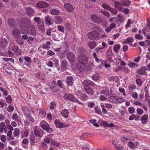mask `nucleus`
I'll return each mask as SVG.
<instances>
[{"label":"nucleus","mask_w":150,"mask_h":150,"mask_svg":"<svg viewBox=\"0 0 150 150\" xmlns=\"http://www.w3.org/2000/svg\"><path fill=\"white\" fill-rule=\"evenodd\" d=\"M50 104V108L51 110H53L56 107V104L54 102H51Z\"/></svg>","instance_id":"obj_53"},{"label":"nucleus","mask_w":150,"mask_h":150,"mask_svg":"<svg viewBox=\"0 0 150 150\" xmlns=\"http://www.w3.org/2000/svg\"><path fill=\"white\" fill-rule=\"evenodd\" d=\"M5 123L4 122H1L0 124V133H2L4 131L6 132L7 130Z\"/></svg>","instance_id":"obj_14"},{"label":"nucleus","mask_w":150,"mask_h":150,"mask_svg":"<svg viewBox=\"0 0 150 150\" xmlns=\"http://www.w3.org/2000/svg\"><path fill=\"white\" fill-rule=\"evenodd\" d=\"M120 45H115L113 48V50H114L115 52L117 53L118 50L120 48Z\"/></svg>","instance_id":"obj_38"},{"label":"nucleus","mask_w":150,"mask_h":150,"mask_svg":"<svg viewBox=\"0 0 150 150\" xmlns=\"http://www.w3.org/2000/svg\"><path fill=\"white\" fill-rule=\"evenodd\" d=\"M122 3L119 1L115 2V7L117 8H121L122 6Z\"/></svg>","instance_id":"obj_44"},{"label":"nucleus","mask_w":150,"mask_h":150,"mask_svg":"<svg viewBox=\"0 0 150 150\" xmlns=\"http://www.w3.org/2000/svg\"><path fill=\"white\" fill-rule=\"evenodd\" d=\"M135 38L136 39L139 40H142L143 39V36L140 34H136L135 36Z\"/></svg>","instance_id":"obj_51"},{"label":"nucleus","mask_w":150,"mask_h":150,"mask_svg":"<svg viewBox=\"0 0 150 150\" xmlns=\"http://www.w3.org/2000/svg\"><path fill=\"white\" fill-rule=\"evenodd\" d=\"M96 45V43L93 41H91L88 43V46L91 49L94 48Z\"/></svg>","instance_id":"obj_28"},{"label":"nucleus","mask_w":150,"mask_h":150,"mask_svg":"<svg viewBox=\"0 0 150 150\" xmlns=\"http://www.w3.org/2000/svg\"><path fill=\"white\" fill-rule=\"evenodd\" d=\"M66 56L68 59L71 62H74L75 59L74 54L71 52H68L66 54Z\"/></svg>","instance_id":"obj_7"},{"label":"nucleus","mask_w":150,"mask_h":150,"mask_svg":"<svg viewBox=\"0 0 150 150\" xmlns=\"http://www.w3.org/2000/svg\"><path fill=\"white\" fill-rule=\"evenodd\" d=\"M12 33L13 36L16 38H19L21 35V32L17 28H15L13 30Z\"/></svg>","instance_id":"obj_10"},{"label":"nucleus","mask_w":150,"mask_h":150,"mask_svg":"<svg viewBox=\"0 0 150 150\" xmlns=\"http://www.w3.org/2000/svg\"><path fill=\"white\" fill-rule=\"evenodd\" d=\"M88 38L92 40H96L100 38V33L96 31H93L88 33Z\"/></svg>","instance_id":"obj_4"},{"label":"nucleus","mask_w":150,"mask_h":150,"mask_svg":"<svg viewBox=\"0 0 150 150\" xmlns=\"http://www.w3.org/2000/svg\"><path fill=\"white\" fill-rule=\"evenodd\" d=\"M64 7L67 11L69 12H72L74 11V8L73 6L71 4L67 3L64 4Z\"/></svg>","instance_id":"obj_9"},{"label":"nucleus","mask_w":150,"mask_h":150,"mask_svg":"<svg viewBox=\"0 0 150 150\" xmlns=\"http://www.w3.org/2000/svg\"><path fill=\"white\" fill-rule=\"evenodd\" d=\"M59 12L58 10L56 9H52L50 10V13L51 14L57 15L59 14Z\"/></svg>","instance_id":"obj_35"},{"label":"nucleus","mask_w":150,"mask_h":150,"mask_svg":"<svg viewBox=\"0 0 150 150\" xmlns=\"http://www.w3.org/2000/svg\"><path fill=\"white\" fill-rule=\"evenodd\" d=\"M63 97L65 100L71 101L74 102H76L79 104L81 105L83 104L81 102L79 101L77 98L71 94L68 93L65 94L64 95Z\"/></svg>","instance_id":"obj_3"},{"label":"nucleus","mask_w":150,"mask_h":150,"mask_svg":"<svg viewBox=\"0 0 150 150\" xmlns=\"http://www.w3.org/2000/svg\"><path fill=\"white\" fill-rule=\"evenodd\" d=\"M40 126L48 133L52 132L53 131V130L50 127L49 125L44 121H42L40 123Z\"/></svg>","instance_id":"obj_6"},{"label":"nucleus","mask_w":150,"mask_h":150,"mask_svg":"<svg viewBox=\"0 0 150 150\" xmlns=\"http://www.w3.org/2000/svg\"><path fill=\"white\" fill-rule=\"evenodd\" d=\"M29 132L28 131L26 130L24 131L21 134V137L23 138L25 137H27L28 136Z\"/></svg>","instance_id":"obj_36"},{"label":"nucleus","mask_w":150,"mask_h":150,"mask_svg":"<svg viewBox=\"0 0 150 150\" xmlns=\"http://www.w3.org/2000/svg\"><path fill=\"white\" fill-rule=\"evenodd\" d=\"M45 23L48 25H52L53 23L52 20L48 15L45 17Z\"/></svg>","instance_id":"obj_11"},{"label":"nucleus","mask_w":150,"mask_h":150,"mask_svg":"<svg viewBox=\"0 0 150 150\" xmlns=\"http://www.w3.org/2000/svg\"><path fill=\"white\" fill-rule=\"evenodd\" d=\"M61 68L63 71L65 70L67 68V63L65 60H62L61 64Z\"/></svg>","instance_id":"obj_19"},{"label":"nucleus","mask_w":150,"mask_h":150,"mask_svg":"<svg viewBox=\"0 0 150 150\" xmlns=\"http://www.w3.org/2000/svg\"><path fill=\"white\" fill-rule=\"evenodd\" d=\"M15 54L16 55H20L21 54L22 51L21 49L18 48L17 50L14 52Z\"/></svg>","instance_id":"obj_62"},{"label":"nucleus","mask_w":150,"mask_h":150,"mask_svg":"<svg viewBox=\"0 0 150 150\" xmlns=\"http://www.w3.org/2000/svg\"><path fill=\"white\" fill-rule=\"evenodd\" d=\"M110 12L114 15H116L117 13V9H113L111 8H110V10H109Z\"/></svg>","instance_id":"obj_55"},{"label":"nucleus","mask_w":150,"mask_h":150,"mask_svg":"<svg viewBox=\"0 0 150 150\" xmlns=\"http://www.w3.org/2000/svg\"><path fill=\"white\" fill-rule=\"evenodd\" d=\"M101 107L102 112L104 114H107L108 112L105 109V106L103 105H101Z\"/></svg>","instance_id":"obj_59"},{"label":"nucleus","mask_w":150,"mask_h":150,"mask_svg":"<svg viewBox=\"0 0 150 150\" xmlns=\"http://www.w3.org/2000/svg\"><path fill=\"white\" fill-rule=\"evenodd\" d=\"M91 19L96 23H98L100 21V18L96 15H91Z\"/></svg>","instance_id":"obj_13"},{"label":"nucleus","mask_w":150,"mask_h":150,"mask_svg":"<svg viewBox=\"0 0 150 150\" xmlns=\"http://www.w3.org/2000/svg\"><path fill=\"white\" fill-rule=\"evenodd\" d=\"M148 118V115H144L142 117L140 120L142 121V123L146 124L147 122Z\"/></svg>","instance_id":"obj_23"},{"label":"nucleus","mask_w":150,"mask_h":150,"mask_svg":"<svg viewBox=\"0 0 150 150\" xmlns=\"http://www.w3.org/2000/svg\"><path fill=\"white\" fill-rule=\"evenodd\" d=\"M7 40L5 39H2L0 42V46L2 48L5 47L7 45Z\"/></svg>","instance_id":"obj_17"},{"label":"nucleus","mask_w":150,"mask_h":150,"mask_svg":"<svg viewBox=\"0 0 150 150\" xmlns=\"http://www.w3.org/2000/svg\"><path fill=\"white\" fill-rule=\"evenodd\" d=\"M57 86L61 88H62L63 90L64 89V86L62 82L61 81L59 80L57 81Z\"/></svg>","instance_id":"obj_37"},{"label":"nucleus","mask_w":150,"mask_h":150,"mask_svg":"<svg viewBox=\"0 0 150 150\" xmlns=\"http://www.w3.org/2000/svg\"><path fill=\"white\" fill-rule=\"evenodd\" d=\"M81 96L83 100H86L88 99V97L87 95L83 94H81Z\"/></svg>","instance_id":"obj_48"},{"label":"nucleus","mask_w":150,"mask_h":150,"mask_svg":"<svg viewBox=\"0 0 150 150\" xmlns=\"http://www.w3.org/2000/svg\"><path fill=\"white\" fill-rule=\"evenodd\" d=\"M14 108L13 105H9L7 108V111L9 112H12L14 110Z\"/></svg>","instance_id":"obj_41"},{"label":"nucleus","mask_w":150,"mask_h":150,"mask_svg":"<svg viewBox=\"0 0 150 150\" xmlns=\"http://www.w3.org/2000/svg\"><path fill=\"white\" fill-rule=\"evenodd\" d=\"M36 5L37 7L40 8H43L48 7L49 4L46 2L40 1L36 4Z\"/></svg>","instance_id":"obj_8"},{"label":"nucleus","mask_w":150,"mask_h":150,"mask_svg":"<svg viewBox=\"0 0 150 150\" xmlns=\"http://www.w3.org/2000/svg\"><path fill=\"white\" fill-rule=\"evenodd\" d=\"M20 133V129L17 128H15L13 132V135L15 137H18Z\"/></svg>","instance_id":"obj_29"},{"label":"nucleus","mask_w":150,"mask_h":150,"mask_svg":"<svg viewBox=\"0 0 150 150\" xmlns=\"http://www.w3.org/2000/svg\"><path fill=\"white\" fill-rule=\"evenodd\" d=\"M34 133L36 136L40 138L42 137L40 132L38 129H35V130Z\"/></svg>","instance_id":"obj_47"},{"label":"nucleus","mask_w":150,"mask_h":150,"mask_svg":"<svg viewBox=\"0 0 150 150\" xmlns=\"http://www.w3.org/2000/svg\"><path fill=\"white\" fill-rule=\"evenodd\" d=\"M138 96V93L136 92L133 93L132 94V96L135 99H136Z\"/></svg>","instance_id":"obj_64"},{"label":"nucleus","mask_w":150,"mask_h":150,"mask_svg":"<svg viewBox=\"0 0 150 150\" xmlns=\"http://www.w3.org/2000/svg\"><path fill=\"white\" fill-rule=\"evenodd\" d=\"M26 29L28 30V31L25 32V30H21V32L23 34H26L28 35L29 33L30 35L34 36L36 35V32L35 30V27L33 24H32Z\"/></svg>","instance_id":"obj_2"},{"label":"nucleus","mask_w":150,"mask_h":150,"mask_svg":"<svg viewBox=\"0 0 150 150\" xmlns=\"http://www.w3.org/2000/svg\"><path fill=\"white\" fill-rule=\"evenodd\" d=\"M100 76L98 74H96L93 75L92 76V79L94 80H97L99 78Z\"/></svg>","instance_id":"obj_46"},{"label":"nucleus","mask_w":150,"mask_h":150,"mask_svg":"<svg viewBox=\"0 0 150 150\" xmlns=\"http://www.w3.org/2000/svg\"><path fill=\"white\" fill-rule=\"evenodd\" d=\"M46 64L48 67H52L53 66V62L50 60L48 61L47 62Z\"/></svg>","instance_id":"obj_52"},{"label":"nucleus","mask_w":150,"mask_h":150,"mask_svg":"<svg viewBox=\"0 0 150 150\" xmlns=\"http://www.w3.org/2000/svg\"><path fill=\"white\" fill-rule=\"evenodd\" d=\"M94 110L96 112L99 114L100 115L102 113L100 109L98 107H96L94 109Z\"/></svg>","instance_id":"obj_50"},{"label":"nucleus","mask_w":150,"mask_h":150,"mask_svg":"<svg viewBox=\"0 0 150 150\" xmlns=\"http://www.w3.org/2000/svg\"><path fill=\"white\" fill-rule=\"evenodd\" d=\"M17 43L19 45L22 46L23 45L24 42L22 40H16Z\"/></svg>","instance_id":"obj_57"},{"label":"nucleus","mask_w":150,"mask_h":150,"mask_svg":"<svg viewBox=\"0 0 150 150\" xmlns=\"http://www.w3.org/2000/svg\"><path fill=\"white\" fill-rule=\"evenodd\" d=\"M26 11L27 14L30 16H32L34 13L33 9L32 8L29 7L26 8Z\"/></svg>","instance_id":"obj_22"},{"label":"nucleus","mask_w":150,"mask_h":150,"mask_svg":"<svg viewBox=\"0 0 150 150\" xmlns=\"http://www.w3.org/2000/svg\"><path fill=\"white\" fill-rule=\"evenodd\" d=\"M55 19L56 21L57 22V23L61 24L62 23V19L61 17L59 16H56Z\"/></svg>","instance_id":"obj_42"},{"label":"nucleus","mask_w":150,"mask_h":150,"mask_svg":"<svg viewBox=\"0 0 150 150\" xmlns=\"http://www.w3.org/2000/svg\"><path fill=\"white\" fill-rule=\"evenodd\" d=\"M101 12L102 14L108 17H109L110 16V13L108 11H101Z\"/></svg>","instance_id":"obj_58"},{"label":"nucleus","mask_w":150,"mask_h":150,"mask_svg":"<svg viewBox=\"0 0 150 150\" xmlns=\"http://www.w3.org/2000/svg\"><path fill=\"white\" fill-rule=\"evenodd\" d=\"M128 65L130 68L134 67L135 68L138 66L137 64L135 62H130L128 64Z\"/></svg>","instance_id":"obj_33"},{"label":"nucleus","mask_w":150,"mask_h":150,"mask_svg":"<svg viewBox=\"0 0 150 150\" xmlns=\"http://www.w3.org/2000/svg\"><path fill=\"white\" fill-rule=\"evenodd\" d=\"M128 111L129 113L131 114L134 113L135 111V109L133 107H130L128 108Z\"/></svg>","instance_id":"obj_60"},{"label":"nucleus","mask_w":150,"mask_h":150,"mask_svg":"<svg viewBox=\"0 0 150 150\" xmlns=\"http://www.w3.org/2000/svg\"><path fill=\"white\" fill-rule=\"evenodd\" d=\"M73 79L71 76H68L66 82L67 84L69 86H71L73 84Z\"/></svg>","instance_id":"obj_18"},{"label":"nucleus","mask_w":150,"mask_h":150,"mask_svg":"<svg viewBox=\"0 0 150 150\" xmlns=\"http://www.w3.org/2000/svg\"><path fill=\"white\" fill-rule=\"evenodd\" d=\"M125 41L127 43L130 44V45H131L132 43L134 41V39L132 37H129L126 39Z\"/></svg>","instance_id":"obj_40"},{"label":"nucleus","mask_w":150,"mask_h":150,"mask_svg":"<svg viewBox=\"0 0 150 150\" xmlns=\"http://www.w3.org/2000/svg\"><path fill=\"white\" fill-rule=\"evenodd\" d=\"M79 63L77 65L78 69L81 71H84L85 69L86 64L88 61L87 57L84 55H81L78 57Z\"/></svg>","instance_id":"obj_1"},{"label":"nucleus","mask_w":150,"mask_h":150,"mask_svg":"<svg viewBox=\"0 0 150 150\" xmlns=\"http://www.w3.org/2000/svg\"><path fill=\"white\" fill-rule=\"evenodd\" d=\"M54 123L56 127H58L59 128H62L65 126L63 123L57 120H55Z\"/></svg>","instance_id":"obj_15"},{"label":"nucleus","mask_w":150,"mask_h":150,"mask_svg":"<svg viewBox=\"0 0 150 150\" xmlns=\"http://www.w3.org/2000/svg\"><path fill=\"white\" fill-rule=\"evenodd\" d=\"M102 6L104 8L108 11L110 10V8H111L110 6L107 4H103Z\"/></svg>","instance_id":"obj_45"},{"label":"nucleus","mask_w":150,"mask_h":150,"mask_svg":"<svg viewBox=\"0 0 150 150\" xmlns=\"http://www.w3.org/2000/svg\"><path fill=\"white\" fill-rule=\"evenodd\" d=\"M24 59L27 62L31 63V58L28 56H25L24 58Z\"/></svg>","instance_id":"obj_54"},{"label":"nucleus","mask_w":150,"mask_h":150,"mask_svg":"<svg viewBox=\"0 0 150 150\" xmlns=\"http://www.w3.org/2000/svg\"><path fill=\"white\" fill-rule=\"evenodd\" d=\"M12 118L13 120H14L17 122H20V120L19 116L17 114L15 113L13 114L12 117Z\"/></svg>","instance_id":"obj_25"},{"label":"nucleus","mask_w":150,"mask_h":150,"mask_svg":"<svg viewBox=\"0 0 150 150\" xmlns=\"http://www.w3.org/2000/svg\"><path fill=\"white\" fill-rule=\"evenodd\" d=\"M39 114L42 117H43L45 116L46 112L43 110H39Z\"/></svg>","instance_id":"obj_49"},{"label":"nucleus","mask_w":150,"mask_h":150,"mask_svg":"<svg viewBox=\"0 0 150 150\" xmlns=\"http://www.w3.org/2000/svg\"><path fill=\"white\" fill-rule=\"evenodd\" d=\"M121 2L122 5L126 6L129 5L131 3V1L129 0H122L121 1Z\"/></svg>","instance_id":"obj_31"},{"label":"nucleus","mask_w":150,"mask_h":150,"mask_svg":"<svg viewBox=\"0 0 150 150\" xmlns=\"http://www.w3.org/2000/svg\"><path fill=\"white\" fill-rule=\"evenodd\" d=\"M108 96L102 95L100 96V99L101 101H105L107 100Z\"/></svg>","instance_id":"obj_56"},{"label":"nucleus","mask_w":150,"mask_h":150,"mask_svg":"<svg viewBox=\"0 0 150 150\" xmlns=\"http://www.w3.org/2000/svg\"><path fill=\"white\" fill-rule=\"evenodd\" d=\"M22 110L24 114L26 116L30 113V111L26 106H23L22 107Z\"/></svg>","instance_id":"obj_24"},{"label":"nucleus","mask_w":150,"mask_h":150,"mask_svg":"<svg viewBox=\"0 0 150 150\" xmlns=\"http://www.w3.org/2000/svg\"><path fill=\"white\" fill-rule=\"evenodd\" d=\"M8 23L10 26L12 27H16L15 21L13 18H9L8 19Z\"/></svg>","instance_id":"obj_16"},{"label":"nucleus","mask_w":150,"mask_h":150,"mask_svg":"<svg viewBox=\"0 0 150 150\" xmlns=\"http://www.w3.org/2000/svg\"><path fill=\"white\" fill-rule=\"evenodd\" d=\"M6 100L7 102L8 103H11L12 100L11 98L10 95L8 96L6 98Z\"/></svg>","instance_id":"obj_63"},{"label":"nucleus","mask_w":150,"mask_h":150,"mask_svg":"<svg viewBox=\"0 0 150 150\" xmlns=\"http://www.w3.org/2000/svg\"><path fill=\"white\" fill-rule=\"evenodd\" d=\"M35 139L34 134H31L30 137V144L31 145H33L34 144L35 142Z\"/></svg>","instance_id":"obj_32"},{"label":"nucleus","mask_w":150,"mask_h":150,"mask_svg":"<svg viewBox=\"0 0 150 150\" xmlns=\"http://www.w3.org/2000/svg\"><path fill=\"white\" fill-rule=\"evenodd\" d=\"M32 24V23H30V21L29 19L24 17L21 19V23L20 25V27L21 28L24 30V28H26Z\"/></svg>","instance_id":"obj_5"},{"label":"nucleus","mask_w":150,"mask_h":150,"mask_svg":"<svg viewBox=\"0 0 150 150\" xmlns=\"http://www.w3.org/2000/svg\"><path fill=\"white\" fill-rule=\"evenodd\" d=\"M82 84L85 86H93L94 83L92 81L88 80H85L83 82Z\"/></svg>","instance_id":"obj_12"},{"label":"nucleus","mask_w":150,"mask_h":150,"mask_svg":"<svg viewBox=\"0 0 150 150\" xmlns=\"http://www.w3.org/2000/svg\"><path fill=\"white\" fill-rule=\"evenodd\" d=\"M117 97L115 96H112L108 98V100L112 102L116 103V99Z\"/></svg>","instance_id":"obj_30"},{"label":"nucleus","mask_w":150,"mask_h":150,"mask_svg":"<svg viewBox=\"0 0 150 150\" xmlns=\"http://www.w3.org/2000/svg\"><path fill=\"white\" fill-rule=\"evenodd\" d=\"M109 91L107 89H104L101 90L100 92V93L101 94H104L106 96H108L109 93Z\"/></svg>","instance_id":"obj_27"},{"label":"nucleus","mask_w":150,"mask_h":150,"mask_svg":"<svg viewBox=\"0 0 150 150\" xmlns=\"http://www.w3.org/2000/svg\"><path fill=\"white\" fill-rule=\"evenodd\" d=\"M150 30V27L149 26H146L143 29V33L145 35L146 33L149 31Z\"/></svg>","instance_id":"obj_39"},{"label":"nucleus","mask_w":150,"mask_h":150,"mask_svg":"<svg viewBox=\"0 0 150 150\" xmlns=\"http://www.w3.org/2000/svg\"><path fill=\"white\" fill-rule=\"evenodd\" d=\"M85 90L86 93L90 95H92L93 93V89L90 87H85Z\"/></svg>","instance_id":"obj_21"},{"label":"nucleus","mask_w":150,"mask_h":150,"mask_svg":"<svg viewBox=\"0 0 150 150\" xmlns=\"http://www.w3.org/2000/svg\"><path fill=\"white\" fill-rule=\"evenodd\" d=\"M128 146L131 149H134L135 148V144L131 141H129L128 143Z\"/></svg>","instance_id":"obj_34"},{"label":"nucleus","mask_w":150,"mask_h":150,"mask_svg":"<svg viewBox=\"0 0 150 150\" xmlns=\"http://www.w3.org/2000/svg\"><path fill=\"white\" fill-rule=\"evenodd\" d=\"M146 69L145 67H141L139 70L137 71V73L140 75H144L146 73Z\"/></svg>","instance_id":"obj_20"},{"label":"nucleus","mask_w":150,"mask_h":150,"mask_svg":"<svg viewBox=\"0 0 150 150\" xmlns=\"http://www.w3.org/2000/svg\"><path fill=\"white\" fill-rule=\"evenodd\" d=\"M124 101V99L122 98V97H117V99H116V103L117 102H119L120 103H121Z\"/></svg>","instance_id":"obj_61"},{"label":"nucleus","mask_w":150,"mask_h":150,"mask_svg":"<svg viewBox=\"0 0 150 150\" xmlns=\"http://www.w3.org/2000/svg\"><path fill=\"white\" fill-rule=\"evenodd\" d=\"M117 19L121 23H122L123 22V17L122 16L121 14H119L117 16Z\"/></svg>","instance_id":"obj_43"},{"label":"nucleus","mask_w":150,"mask_h":150,"mask_svg":"<svg viewBox=\"0 0 150 150\" xmlns=\"http://www.w3.org/2000/svg\"><path fill=\"white\" fill-rule=\"evenodd\" d=\"M69 113V110L66 109H64L61 112V114L62 116L66 118L68 117Z\"/></svg>","instance_id":"obj_26"}]
</instances>
